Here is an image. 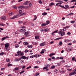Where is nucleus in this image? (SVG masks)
Masks as SVG:
<instances>
[{
  "mask_svg": "<svg viewBox=\"0 0 76 76\" xmlns=\"http://www.w3.org/2000/svg\"><path fill=\"white\" fill-rule=\"evenodd\" d=\"M67 29H65V30H64V29H62L61 30V31H60L59 32V34H61V37H63V35H64L66 34V33L65 32H64V31H66Z\"/></svg>",
  "mask_w": 76,
  "mask_h": 76,
  "instance_id": "1",
  "label": "nucleus"
},
{
  "mask_svg": "<svg viewBox=\"0 0 76 76\" xmlns=\"http://www.w3.org/2000/svg\"><path fill=\"white\" fill-rule=\"evenodd\" d=\"M20 58H21V59L22 58V59H23L24 60L26 59V60H28V57H26L25 56H21V57Z\"/></svg>",
  "mask_w": 76,
  "mask_h": 76,
  "instance_id": "2",
  "label": "nucleus"
},
{
  "mask_svg": "<svg viewBox=\"0 0 76 76\" xmlns=\"http://www.w3.org/2000/svg\"><path fill=\"white\" fill-rule=\"evenodd\" d=\"M19 31L20 32H24L26 31V30L24 29V28H22Z\"/></svg>",
  "mask_w": 76,
  "mask_h": 76,
  "instance_id": "3",
  "label": "nucleus"
},
{
  "mask_svg": "<svg viewBox=\"0 0 76 76\" xmlns=\"http://www.w3.org/2000/svg\"><path fill=\"white\" fill-rule=\"evenodd\" d=\"M4 45L5 48H7L8 47L10 46V45L9 43H6L4 44Z\"/></svg>",
  "mask_w": 76,
  "mask_h": 76,
  "instance_id": "4",
  "label": "nucleus"
},
{
  "mask_svg": "<svg viewBox=\"0 0 76 76\" xmlns=\"http://www.w3.org/2000/svg\"><path fill=\"white\" fill-rule=\"evenodd\" d=\"M6 38H9V37L6 36V37L2 38L1 39V41H3L4 40V39H6Z\"/></svg>",
  "mask_w": 76,
  "mask_h": 76,
  "instance_id": "5",
  "label": "nucleus"
},
{
  "mask_svg": "<svg viewBox=\"0 0 76 76\" xmlns=\"http://www.w3.org/2000/svg\"><path fill=\"white\" fill-rule=\"evenodd\" d=\"M25 35H26V37H29V33L28 32H25L24 33Z\"/></svg>",
  "mask_w": 76,
  "mask_h": 76,
  "instance_id": "6",
  "label": "nucleus"
},
{
  "mask_svg": "<svg viewBox=\"0 0 76 76\" xmlns=\"http://www.w3.org/2000/svg\"><path fill=\"white\" fill-rule=\"evenodd\" d=\"M45 51V49H42V51L40 52V54H44V53Z\"/></svg>",
  "mask_w": 76,
  "mask_h": 76,
  "instance_id": "7",
  "label": "nucleus"
},
{
  "mask_svg": "<svg viewBox=\"0 0 76 76\" xmlns=\"http://www.w3.org/2000/svg\"><path fill=\"white\" fill-rule=\"evenodd\" d=\"M18 17V16L17 15H14L13 17L11 18V19H15V18H17Z\"/></svg>",
  "mask_w": 76,
  "mask_h": 76,
  "instance_id": "8",
  "label": "nucleus"
},
{
  "mask_svg": "<svg viewBox=\"0 0 76 76\" xmlns=\"http://www.w3.org/2000/svg\"><path fill=\"white\" fill-rule=\"evenodd\" d=\"M21 60V58H17L15 59V61H20Z\"/></svg>",
  "mask_w": 76,
  "mask_h": 76,
  "instance_id": "9",
  "label": "nucleus"
},
{
  "mask_svg": "<svg viewBox=\"0 0 76 76\" xmlns=\"http://www.w3.org/2000/svg\"><path fill=\"white\" fill-rule=\"evenodd\" d=\"M33 56L34 57L36 58L39 57V55L38 54H36L35 55H33Z\"/></svg>",
  "mask_w": 76,
  "mask_h": 76,
  "instance_id": "10",
  "label": "nucleus"
},
{
  "mask_svg": "<svg viewBox=\"0 0 76 76\" xmlns=\"http://www.w3.org/2000/svg\"><path fill=\"white\" fill-rule=\"evenodd\" d=\"M46 25H47L46 23H42L41 24L42 26H45Z\"/></svg>",
  "mask_w": 76,
  "mask_h": 76,
  "instance_id": "11",
  "label": "nucleus"
},
{
  "mask_svg": "<svg viewBox=\"0 0 76 76\" xmlns=\"http://www.w3.org/2000/svg\"><path fill=\"white\" fill-rule=\"evenodd\" d=\"M28 4V1H26V2L23 3V4L24 5H27V4Z\"/></svg>",
  "mask_w": 76,
  "mask_h": 76,
  "instance_id": "12",
  "label": "nucleus"
},
{
  "mask_svg": "<svg viewBox=\"0 0 76 76\" xmlns=\"http://www.w3.org/2000/svg\"><path fill=\"white\" fill-rule=\"evenodd\" d=\"M55 67H56V66L54 65L52 66L50 68V69H54Z\"/></svg>",
  "mask_w": 76,
  "mask_h": 76,
  "instance_id": "13",
  "label": "nucleus"
},
{
  "mask_svg": "<svg viewBox=\"0 0 76 76\" xmlns=\"http://www.w3.org/2000/svg\"><path fill=\"white\" fill-rule=\"evenodd\" d=\"M54 55H55L54 53H51L50 54L49 56L50 57H52V56H54Z\"/></svg>",
  "mask_w": 76,
  "mask_h": 76,
  "instance_id": "14",
  "label": "nucleus"
},
{
  "mask_svg": "<svg viewBox=\"0 0 76 76\" xmlns=\"http://www.w3.org/2000/svg\"><path fill=\"white\" fill-rule=\"evenodd\" d=\"M54 4H55L54 3L51 2V3L49 4V6H53V5H54Z\"/></svg>",
  "mask_w": 76,
  "mask_h": 76,
  "instance_id": "15",
  "label": "nucleus"
},
{
  "mask_svg": "<svg viewBox=\"0 0 76 76\" xmlns=\"http://www.w3.org/2000/svg\"><path fill=\"white\" fill-rule=\"evenodd\" d=\"M13 12H11L9 13V16H12L13 15Z\"/></svg>",
  "mask_w": 76,
  "mask_h": 76,
  "instance_id": "16",
  "label": "nucleus"
},
{
  "mask_svg": "<svg viewBox=\"0 0 76 76\" xmlns=\"http://www.w3.org/2000/svg\"><path fill=\"white\" fill-rule=\"evenodd\" d=\"M59 6H60L61 7H62V8H64V9H66V8L63 5L61 6V5H59Z\"/></svg>",
  "mask_w": 76,
  "mask_h": 76,
  "instance_id": "17",
  "label": "nucleus"
},
{
  "mask_svg": "<svg viewBox=\"0 0 76 76\" xmlns=\"http://www.w3.org/2000/svg\"><path fill=\"white\" fill-rule=\"evenodd\" d=\"M62 38V37H59L58 38H57L54 39V40H59V39H61Z\"/></svg>",
  "mask_w": 76,
  "mask_h": 76,
  "instance_id": "18",
  "label": "nucleus"
},
{
  "mask_svg": "<svg viewBox=\"0 0 76 76\" xmlns=\"http://www.w3.org/2000/svg\"><path fill=\"white\" fill-rule=\"evenodd\" d=\"M28 48H32V45H28L27 46Z\"/></svg>",
  "mask_w": 76,
  "mask_h": 76,
  "instance_id": "19",
  "label": "nucleus"
},
{
  "mask_svg": "<svg viewBox=\"0 0 76 76\" xmlns=\"http://www.w3.org/2000/svg\"><path fill=\"white\" fill-rule=\"evenodd\" d=\"M44 45H45V44H44L43 43H41L40 44V46H44Z\"/></svg>",
  "mask_w": 76,
  "mask_h": 76,
  "instance_id": "20",
  "label": "nucleus"
},
{
  "mask_svg": "<svg viewBox=\"0 0 76 76\" xmlns=\"http://www.w3.org/2000/svg\"><path fill=\"white\" fill-rule=\"evenodd\" d=\"M42 15H47V13L46 12H43V13H42Z\"/></svg>",
  "mask_w": 76,
  "mask_h": 76,
  "instance_id": "21",
  "label": "nucleus"
},
{
  "mask_svg": "<svg viewBox=\"0 0 76 76\" xmlns=\"http://www.w3.org/2000/svg\"><path fill=\"white\" fill-rule=\"evenodd\" d=\"M24 45H28L29 43L27 42H25L23 43Z\"/></svg>",
  "mask_w": 76,
  "mask_h": 76,
  "instance_id": "22",
  "label": "nucleus"
},
{
  "mask_svg": "<svg viewBox=\"0 0 76 76\" xmlns=\"http://www.w3.org/2000/svg\"><path fill=\"white\" fill-rule=\"evenodd\" d=\"M1 19H3V20H5L6 19V17H2Z\"/></svg>",
  "mask_w": 76,
  "mask_h": 76,
  "instance_id": "23",
  "label": "nucleus"
},
{
  "mask_svg": "<svg viewBox=\"0 0 76 76\" xmlns=\"http://www.w3.org/2000/svg\"><path fill=\"white\" fill-rule=\"evenodd\" d=\"M65 6L66 7H65L66 8V9H67V8L69 9V6L67 5V4H66L65 5Z\"/></svg>",
  "mask_w": 76,
  "mask_h": 76,
  "instance_id": "24",
  "label": "nucleus"
},
{
  "mask_svg": "<svg viewBox=\"0 0 76 76\" xmlns=\"http://www.w3.org/2000/svg\"><path fill=\"white\" fill-rule=\"evenodd\" d=\"M70 28V26H66V27H63L64 29H66V28Z\"/></svg>",
  "mask_w": 76,
  "mask_h": 76,
  "instance_id": "25",
  "label": "nucleus"
},
{
  "mask_svg": "<svg viewBox=\"0 0 76 76\" xmlns=\"http://www.w3.org/2000/svg\"><path fill=\"white\" fill-rule=\"evenodd\" d=\"M23 55H24V54H23V52H21V53H20V56H23Z\"/></svg>",
  "mask_w": 76,
  "mask_h": 76,
  "instance_id": "26",
  "label": "nucleus"
},
{
  "mask_svg": "<svg viewBox=\"0 0 76 76\" xmlns=\"http://www.w3.org/2000/svg\"><path fill=\"white\" fill-rule=\"evenodd\" d=\"M71 2H73L74 1H76V2L75 3V5H76V0H72L71 1Z\"/></svg>",
  "mask_w": 76,
  "mask_h": 76,
  "instance_id": "27",
  "label": "nucleus"
},
{
  "mask_svg": "<svg viewBox=\"0 0 76 76\" xmlns=\"http://www.w3.org/2000/svg\"><path fill=\"white\" fill-rule=\"evenodd\" d=\"M34 18L33 19V20H36L37 19V16H36L35 15H34Z\"/></svg>",
  "mask_w": 76,
  "mask_h": 76,
  "instance_id": "28",
  "label": "nucleus"
},
{
  "mask_svg": "<svg viewBox=\"0 0 76 76\" xmlns=\"http://www.w3.org/2000/svg\"><path fill=\"white\" fill-rule=\"evenodd\" d=\"M34 69H38L39 68V66H36L34 67Z\"/></svg>",
  "mask_w": 76,
  "mask_h": 76,
  "instance_id": "29",
  "label": "nucleus"
},
{
  "mask_svg": "<svg viewBox=\"0 0 76 76\" xmlns=\"http://www.w3.org/2000/svg\"><path fill=\"white\" fill-rule=\"evenodd\" d=\"M0 26H4L5 24H4L3 23H0Z\"/></svg>",
  "mask_w": 76,
  "mask_h": 76,
  "instance_id": "30",
  "label": "nucleus"
},
{
  "mask_svg": "<svg viewBox=\"0 0 76 76\" xmlns=\"http://www.w3.org/2000/svg\"><path fill=\"white\" fill-rule=\"evenodd\" d=\"M56 58H60V59H63V57H60V58L58 57Z\"/></svg>",
  "mask_w": 76,
  "mask_h": 76,
  "instance_id": "31",
  "label": "nucleus"
},
{
  "mask_svg": "<svg viewBox=\"0 0 76 76\" xmlns=\"http://www.w3.org/2000/svg\"><path fill=\"white\" fill-rule=\"evenodd\" d=\"M61 4V3H58L56 4V6H59L60 5H59V4Z\"/></svg>",
  "mask_w": 76,
  "mask_h": 76,
  "instance_id": "32",
  "label": "nucleus"
},
{
  "mask_svg": "<svg viewBox=\"0 0 76 76\" xmlns=\"http://www.w3.org/2000/svg\"><path fill=\"white\" fill-rule=\"evenodd\" d=\"M39 37L38 36H36L35 37V39H39Z\"/></svg>",
  "mask_w": 76,
  "mask_h": 76,
  "instance_id": "33",
  "label": "nucleus"
},
{
  "mask_svg": "<svg viewBox=\"0 0 76 76\" xmlns=\"http://www.w3.org/2000/svg\"><path fill=\"white\" fill-rule=\"evenodd\" d=\"M50 21H46V24L47 25H48V24H49V23H50Z\"/></svg>",
  "mask_w": 76,
  "mask_h": 76,
  "instance_id": "34",
  "label": "nucleus"
},
{
  "mask_svg": "<svg viewBox=\"0 0 76 76\" xmlns=\"http://www.w3.org/2000/svg\"><path fill=\"white\" fill-rule=\"evenodd\" d=\"M15 48H18L19 47V45L18 44H16L15 45Z\"/></svg>",
  "mask_w": 76,
  "mask_h": 76,
  "instance_id": "35",
  "label": "nucleus"
},
{
  "mask_svg": "<svg viewBox=\"0 0 76 76\" xmlns=\"http://www.w3.org/2000/svg\"><path fill=\"white\" fill-rule=\"evenodd\" d=\"M24 52H25V53H28V52H29V50L27 49L26 50H25Z\"/></svg>",
  "mask_w": 76,
  "mask_h": 76,
  "instance_id": "36",
  "label": "nucleus"
},
{
  "mask_svg": "<svg viewBox=\"0 0 76 76\" xmlns=\"http://www.w3.org/2000/svg\"><path fill=\"white\" fill-rule=\"evenodd\" d=\"M54 71V72H55V73H57L58 72V70H57V69H55Z\"/></svg>",
  "mask_w": 76,
  "mask_h": 76,
  "instance_id": "37",
  "label": "nucleus"
},
{
  "mask_svg": "<svg viewBox=\"0 0 76 76\" xmlns=\"http://www.w3.org/2000/svg\"><path fill=\"white\" fill-rule=\"evenodd\" d=\"M41 63V61H37V64H39V63Z\"/></svg>",
  "mask_w": 76,
  "mask_h": 76,
  "instance_id": "38",
  "label": "nucleus"
},
{
  "mask_svg": "<svg viewBox=\"0 0 76 76\" xmlns=\"http://www.w3.org/2000/svg\"><path fill=\"white\" fill-rule=\"evenodd\" d=\"M39 75V73H37L35 74V76H38Z\"/></svg>",
  "mask_w": 76,
  "mask_h": 76,
  "instance_id": "39",
  "label": "nucleus"
},
{
  "mask_svg": "<svg viewBox=\"0 0 76 76\" xmlns=\"http://www.w3.org/2000/svg\"><path fill=\"white\" fill-rule=\"evenodd\" d=\"M6 61H7V62H9V61H10V59H7L6 60Z\"/></svg>",
  "mask_w": 76,
  "mask_h": 76,
  "instance_id": "40",
  "label": "nucleus"
},
{
  "mask_svg": "<svg viewBox=\"0 0 76 76\" xmlns=\"http://www.w3.org/2000/svg\"><path fill=\"white\" fill-rule=\"evenodd\" d=\"M24 72H25V71H22L20 72V74H22V73H24Z\"/></svg>",
  "mask_w": 76,
  "mask_h": 76,
  "instance_id": "41",
  "label": "nucleus"
},
{
  "mask_svg": "<svg viewBox=\"0 0 76 76\" xmlns=\"http://www.w3.org/2000/svg\"><path fill=\"white\" fill-rule=\"evenodd\" d=\"M15 70H18L19 68L18 67H16L15 68Z\"/></svg>",
  "mask_w": 76,
  "mask_h": 76,
  "instance_id": "42",
  "label": "nucleus"
},
{
  "mask_svg": "<svg viewBox=\"0 0 76 76\" xmlns=\"http://www.w3.org/2000/svg\"><path fill=\"white\" fill-rule=\"evenodd\" d=\"M4 54V52L0 53V55L1 56H3Z\"/></svg>",
  "mask_w": 76,
  "mask_h": 76,
  "instance_id": "43",
  "label": "nucleus"
},
{
  "mask_svg": "<svg viewBox=\"0 0 76 76\" xmlns=\"http://www.w3.org/2000/svg\"><path fill=\"white\" fill-rule=\"evenodd\" d=\"M75 57H73L72 58V60L73 61H75Z\"/></svg>",
  "mask_w": 76,
  "mask_h": 76,
  "instance_id": "44",
  "label": "nucleus"
},
{
  "mask_svg": "<svg viewBox=\"0 0 76 76\" xmlns=\"http://www.w3.org/2000/svg\"><path fill=\"white\" fill-rule=\"evenodd\" d=\"M34 55L31 56L30 57V58H34Z\"/></svg>",
  "mask_w": 76,
  "mask_h": 76,
  "instance_id": "45",
  "label": "nucleus"
},
{
  "mask_svg": "<svg viewBox=\"0 0 76 76\" xmlns=\"http://www.w3.org/2000/svg\"><path fill=\"white\" fill-rule=\"evenodd\" d=\"M69 41L68 40H65L64 41V42H68Z\"/></svg>",
  "mask_w": 76,
  "mask_h": 76,
  "instance_id": "46",
  "label": "nucleus"
},
{
  "mask_svg": "<svg viewBox=\"0 0 76 76\" xmlns=\"http://www.w3.org/2000/svg\"><path fill=\"white\" fill-rule=\"evenodd\" d=\"M19 13H22V10H20L19 11Z\"/></svg>",
  "mask_w": 76,
  "mask_h": 76,
  "instance_id": "47",
  "label": "nucleus"
},
{
  "mask_svg": "<svg viewBox=\"0 0 76 76\" xmlns=\"http://www.w3.org/2000/svg\"><path fill=\"white\" fill-rule=\"evenodd\" d=\"M22 16V14L20 13L18 15V16Z\"/></svg>",
  "mask_w": 76,
  "mask_h": 76,
  "instance_id": "48",
  "label": "nucleus"
},
{
  "mask_svg": "<svg viewBox=\"0 0 76 76\" xmlns=\"http://www.w3.org/2000/svg\"><path fill=\"white\" fill-rule=\"evenodd\" d=\"M12 66V64H8V67H9V66Z\"/></svg>",
  "mask_w": 76,
  "mask_h": 76,
  "instance_id": "49",
  "label": "nucleus"
},
{
  "mask_svg": "<svg viewBox=\"0 0 76 76\" xmlns=\"http://www.w3.org/2000/svg\"><path fill=\"white\" fill-rule=\"evenodd\" d=\"M29 68H31V66H29L28 67H27L26 68V69H29Z\"/></svg>",
  "mask_w": 76,
  "mask_h": 76,
  "instance_id": "50",
  "label": "nucleus"
},
{
  "mask_svg": "<svg viewBox=\"0 0 76 76\" xmlns=\"http://www.w3.org/2000/svg\"><path fill=\"white\" fill-rule=\"evenodd\" d=\"M47 69V66H46L45 67H44L43 68V69L44 70L45 69Z\"/></svg>",
  "mask_w": 76,
  "mask_h": 76,
  "instance_id": "51",
  "label": "nucleus"
},
{
  "mask_svg": "<svg viewBox=\"0 0 76 76\" xmlns=\"http://www.w3.org/2000/svg\"><path fill=\"white\" fill-rule=\"evenodd\" d=\"M18 22L19 23H23V22L21 21H19Z\"/></svg>",
  "mask_w": 76,
  "mask_h": 76,
  "instance_id": "52",
  "label": "nucleus"
},
{
  "mask_svg": "<svg viewBox=\"0 0 76 76\" xmlns=\"http://www.w3.org/2000/svg\"><path fill=\"white\" fill-rule=\"evenodd\" d=\"M71 34V33H70V32H68L67 33V35H70Z\"/></svg>",
  "mask_w": 76,
  "mask_h": 76,
  "instance_id": "53",
  "label": "nucleus"
},
{
  "mask_svg": "<svg viewBox=\"0 0 76 76\" xmlns=\"http://www.w3.org/2000/svg\"><path fill=\"white\" fill-rule=\"evenodd\" d=\"M48 31V28H46L45 30V31L46 32H47Z\"/></svg>",
  "mask_w": 76,
  "mask_h": 76,
  "instance_id": "54",
  "label": "nucleus"
},
{
  "mask_svg": "<svg viewBox=\"0 0 76 76\" xmlns=\"http://www.w3.org/2000/svg\"><path fill=\"white\" fill-rule=\"evenodd\" d=\"M32 44H33V45H35V44H36V42H32Z\"/></svg>",
  "mask_w": 76,
  "mask_h": 76,
  "instance_id": "55",
  "label": "nucleus"
},
{
  "mask_svg": "<svg viewBox=\"0 0 76 76\" xmlns=\"http://www.w3.org/2000/svg\"><path fill=\"white\" fill-rule=\"evenodd\" d=\"M39 3L40 4H42V1L41 0L39 1Z\"/></svg>",
  "mask_w": 76,
  "mask_h": 76,
  "instance_id": "56",
  "label": "nucleus"
},
{
  "mask_svg": "<svg viewBox=\"0 0 76 76\" xmlns=\"http://www.w3.org/2000/svg\"><path fill=\"white\" fill-rule=\"evenodd\" d=\"M63 44V42H61L59 43V44L61 45Z\"/></svg>",
  "mask_w": 76,
  "mask_h": 76,
  "instance_id": "57",
  "label": "nucleus"
},
{
  "mask_svg": "<svg viewBox=\"0 0 76 76\" xmlns=\"http://www.w3.org/2000/svg\"><path fill=\"white\" fill-rule=\"evenodd\" d=\"M75 22L74 21H71V23H75Z\"/></svg>",
  "mask_w": 76,
  "mask_h": 76,
  "instance_id": "58",
  "label": "nucleus"
},
{
  "mask_svg": "<svg viewBox=\"0 0 76 76\" xmlns=\"http://www.w3.org/2000/svg\"><path fill=\"white\" fill-rule=\"evenodd\" d=\"M52 59L53 60H54L55 59V57L54 56H53L52 58Z\"/></svg>",
  "mask_w": 76,
  "mask_h": 76,
  "instance_id": "59",
  "label": "nucleus"
},
{
  "mask_svg": "<svg viewBox=\"0 0 76 76\" xmlns=\"http://www.w3.org/2000/svg\"><path fill=\"white\" fill-rule=\"evenodd\" d=\"M29 5L30 6V7H31V6H32V4L31 3H30L29 4Z\"/></svg>",
  "mask_w": 76,
  "mask_h": 76,
  "instance_id": "60",
  "label": "nucleus"
},
{
  "mask_svg": "<svg viewBox=\"0 0 76 76\" xmlns=\"http://www.w3.org/2000/svg\"><path fill=\"white\" fill-rule=\"evenodd\" d=\"M25 6L23 5L21 6V8H25Z\"/></svg>",
  "mask_w": 76,
  "mask_h": 76,
  "instance_id": "61",
  "label": "nucleus"
},
{
  "mask_svg": "<svg viewBox=\"0 0 76 76\" xmlns=\"http://www.w3.org/2000/svg\"><path fill=\"white\" fill-rule=\"evenodd\" d=\"M25 66H23L22 67V69H24V68H25Z\"/></svg>",
  "mask_w": 76,
  "mask_h": 76,
  "instance_id": "62",
  "label": "nucleus"
},
{
  "mask_svg": "<svg viewBox=\"0 0 76 76\" xmlns=\"http://www.w3.org/2000/svg\"><path fill=\"white\" fill-rule=\"evenodd\" d=\"M22 15H26V13H23L22 14H21Z\"/></svg>",
  "mask_w": 76,
  "mask_h": 76,
  "instance_id": "63",
  "label": "nucleus"
},
{
  "mask_svg": "<svg viewBox=\"0 0 76 76\" xmlns=\"http://www.w3.org/2000/svg\"><path fill=\"white\" fill-rule=\"evenodd\" d=\"M54 33L53 32V33H52V35H54Z\"/></svg>",
  "mask_w": 76,
  "mask_h": 76,
  "instance_id": "64",
  "label": "nucleus"
}]
</instances>
